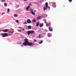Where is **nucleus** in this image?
Masks as SVG:
<instances>
[{"instance_id":"37998d69","label":"nucleus","mask_w":76,"mask_h":76,"mask_svg":"<svg viewBox=\"0 0 76 76\" xmlns=\"http://www.w3.org/2000/svg\"><path fill=\"white\" fill-rule=\"evenodd\" d=\"M22 30H23V31H24V30H25V29H22Z\"/></svg>"},{"instance_id":"9b49d317","label":"nucleus","mask_w":76,"mask_h":76,"mask_svg":"<svg viewBox=\"0 0 76 76\" xmlns=\"http://www.w3.org/2000/svg\"><path fill=\"white\" fill-rule=\"evenodd\" d=\"M36 21H37L36 19H34L33 20L32 22H33V23H34L36 22Z\"/></svg>"},{"instance_id":"6ab92c4d","label":"nucleus","mask_w":76,"mask_h":76,"mask_svg":"<svg viewBox=\"0 0 76 76\" xmlns=\"http://www.w3.org/2000/svg\"><path fill=\"white\" fill-rule=\"evenodd\" d=\"M4 6L5 7H7V4L6 3H5L4 4Z\"/></svg>"},{"instance_id":"dca6fc26","label":"nucleus","mask_w":76,"mask_h":76,"mask_svg":"<svg viewBox=\"0 0 76 76\" xmlns=\"http://www.w3.org/2000/svg\"><path fill=\"white\" fill-rule=\"evenodd\" d=\"M31 13L33 15H35V13L34 12H31Z\"/></svg>"},{"instance_id":"393cba45","label":"nucleus","mask_w":76,"mask_h":76,"mask_svg":"<svg viewBox=\"0 0 76 76\" xmlns=\"http://www.w3.org/2000/svg\"><path fill=\"white\" fill-rule=\"evenodd\" d=\"M48 37H50V36L49 34H48Z\"/></svg>"},{"instance_id":"09e8293b","label":"nucleus","mask_w":76,"mask_h":76,"mask_svg":"<svg viewBox=\"0 0 76 76\" xmlns=\"http://www.w3.org/2000/svg\"><path fill=\"white\" fill-rule=\"evenodd\" d=\"M30 8V7L29 6V8Z\"/></svg>"},{"instance_id":"a211bd4d","label":"nucleus","mask_w":76,"mask_h":76,"mask_svg":"<svg viewBox=\"0 0 76 76\" xmlns=\"http://www.w3.org/2000/svg\"><path fill=\"white\" fill-rule=\"evenodd\" d=\"M26 10H29V6H28V7L26 8Z\"/></svg>"},{"instance_id":"f3484780","label":"nucleus","mask_w":76,"mask_h":76,"mask_svg":"<svg viewBox=\"0 0 76 76\" xmlns=\"http://www.w3.org/2000/svg\"><path fill=\"white\" fill-rule=\"evenodd\" d=\"M32 28V27L31 26H29V29H31Z\"/></svg>"},{"instance_id":"cd10ccee","label":"nucleus","mask_w":76,"mask_h":76,"mask_svg":"<svg viewBox=\"0 0 76 76\" xmlns=\"http://www.w3.org/2000/svg\"><path fill=\"white\" fill-rule=\"evenodd\" d=\"M31 23V21L30 20H29V23Z\"/></svg>"},{"instance_id":"c85d7f7f","label":"nucleus","mask_w":76,"mask_h":76,"mask_svg":"<svg viewBox=\"0 0 76 76\" xmlns=\"http://www.w3.org/2000/svg\"><path fill=\"white\" fill-rule=\"evenodd\" d=\"M21 38H24V37H23V36L21 35Z\"/></svg>"},{"instance_id":"58836bf2","label":"nucleus","mask_w":76,"mask_h":76,"mask_svg":"<svg viewBox=\"0 0 76 76\" xmlns=\"http://www.w3.org/2000/svg\"><path fill=\"white\" fill-rule=\"evenodd\" d=\"M28 0H24V1H27Z\"/></svg>"},{"instance_id":"473e14b6","label":"nucleus","mask_w":76,"mask_h":76,"mask_svg":"<svg viewBox=\"0 0 76 76\" xmlns=\"http://www.w3.org/2000/svg\"><path fill=\"white\" fill-rule=\"evenodd\" d=\"M24 24H27V23H26V22H25L24 23Z\"/></svg>"},{"instance_id":"ea45409f","label":"nucleus","mask_w":76,"mask_h":76,"mask_svg":"<svg viewBox=\"0 0 76 76\" xmlns=\"http://www.w3.org/2000/svg\"><path fill=\"white\" fill-rule=\"evenodd\" d=\"M28 34L29 35V31H28Z\"/></svg>"},{"instance_id":"864d4df0","label":"nucleus","mask_w":76,"mask_h":76,"mask_svg":"<svg viewBox=\"0 0 76 76\" xmlns=\"http://www.w3.org/2000/svg\"><path fill=\"white\" fill-rule=\"evenodd\" d=\"M26 3H27V2H26Z\"/></svg>"},{"instance_id":"e433bc0d","label":"nucleus","mask_w":76,"mask_h":76,"mask_svg":"<svg viewBox=\"0 0 76 76\" xmlns=\"http://www.w3.org/2000/svg\"><path fill=\"white\" fill-rule=\"evenodd\" d=\"M21 31H22V30H19V31H18V32H21Z\"/></svg>"},{"instance_id":"4c0bfd02","label":"nucleus","mask_w":76,"mask_h":76,"mask_svg":"<svg viewBox=\"0 0 76 76\" xmlns=\"http://www.w3.org/2000/svg\"><path fill=\"white\" fill-rule=\"evenodd\" d=\"M47 8H49V9H50V7H48Z\"/></svg>"},{"instance_id":"3c124183","label":"nucleus","mask_w":76,"mask_h":76,"mask_svg":"<svg viewBox=\"0 0 76 76\" xmlns=\"http://www.w3.org/2000/svg\"><path fill=\"white\" fill-rule=\"evenodd\" d=\"M45 23H46V21L45 22Z\"/></svg>"},{"instance_id":"c9c22d12","label":"nucleus","mask_w":76,"mask_h":76,"mask_svg":"<svg viewBox=\"0 0 76 76\" xmlns=\"http://www.w3.org/2000/svg\"><path fill=\"white\" fill-rule=\"evenodd\" d=\"M5 14V13L4 12V13H2V15H3V14Z\"/></svg>"},{"instance_id":"20e7f679","label":"nucleus","mask_w":76,"mask_h":76,"mask_svg":"<svg viewBox=\"0 0 76 76\" xmlns=\"http://www.w3.org/2000/svg\"><path fill=\"white\" fill-rule=\"evenodd\" d=\"M34 43H30L29 42V46H34Z\"/></svg>"},{"instance_id":"c03bdc74","label":"nucleus","mask_w":76,"mask_h":76,"mask_svg":"<svg viewBox=\"0 0 76 76\" xmlns=\"http://www.w3.org/2000/svg\"><path fill=\"white\" fill-rule=\"evenodd\" d=\"M23 45H21V47H23Z\"/></svg>"},{"instance_id":"aec40b11","label":"nucleus","mask_w":76,"mask_h":76,"mask_svg":"<svg viewBox=\"0 0 76 76\" xmlns=\"http://www.w3.org/2000/svg\"><path fill=\"white\" fill-rule=\"evenodd\" d=\"M14 17H18L17 15L14 14Z\"/></svg>"},{"instance_id":"4468645a","label":"nucleus","mask_w":76,"mask_h":76,"mask_svg":"<svg viewBox=\"0 0 76 76\" xmlns=\"http://www.w3.org/2000/svg\"><path fill=\"white\" fill-rule=\"evenodd\" d=\"M45 5H46V7H48V4L47 2H46V3Z\"/></svg>"},{"instance_id":"79ce46f5","label":"nucleus","mask_w":76,"mask_h":76,"mask_svg":"<svg viewBox=\"0 0 76 76\" xmlns=\"http://www.w3.org/2000/svg\"><path fill=\"white\" fill-rule=\"evenodd\" d=\"M19 28H22V27H19Z\"/></svg>"},{"instance_id":"a18cd8bd","label":"nucleus","mask_w":76,"mask_h":76,"mask_svg":"<svg viewBox=\"0 0 76 76\" xmlns=\"http://www.w3.org/2000/svg\"><path fill=\"white\" fill-rule=\"evenodd\" d=\"M28 29H29V26H28Z\"/></svg>"},{"instance_id":"2f4dec72","label":"nucleus","mask_w":76,"mask_h":76,"mask_svg":"<svg viewBox=\"0 0 76 76\" xmlns=\"http://www.w3.org/2000/svg\"><path fill=\"white\" fill-rule=\"evenodd\" d=\"M27 23H29V19H28L27 20Z\"/></svg>"},{"instance_id":"9d476101","label":"nucleus","mask_w":76,"mask_h":76,"mask_svg":"<svg viewBox=\"0 0 76 76\" xmlns=\"http://www.w3.org/2000/svg\"><path fill=\"white\" fill-rule=\"evenodd\" d=\"M13 32H13V31H10L9 33V34H13Z\"/></svg>"},{"instance_id":"b1692460","label":"nucleus","mask_w":76,"mask_h":76,"mask_svg":"<svg viewBox=\"0 0 76 76\" xmlns=\"http://www.w3.org/2000/svg\"><path fill=\"white\" fill-rule=\"evenodd\" d=\"M50 23H49V24H46V25L47 26H48L49 25Z\"/></svg>"},{"instance_id":"a878e982","label":"nucleus","mask_w":76,"mask_h":76,"mask_svg":"<svg viewBox=\"0 0 76 76\" xmlns=\"http://www.w3.org/2000/svg\"><path fill=\"white\" fill-rule=\"evenodd\" d=\"M6 1V0H1V2H4V1Z\"/></svg>"},{"instance_id":"72a5a7b5","label":"nucleus","mask_w":76,"mask_h":76,"mask_svg":"<svg viewBox=\"0 0 76 76\" xmlns=\"http://www.w3.org/2000/svg\"><path fill=\"white\" fill-rule=\"evenodd\" d=\"M29 5L31 6H32V4L31 3H30Z\"/></svg>"},{"instance_id":"49530a36","label":"nucleus","mask_w":76,"mask_h":76,"mask_svg":"<svg viewBox=\"0 0 76 76\" xmlns=\"http://www.w3.org/2000/svg\"><path fill=\"white\" fill-rule=\"evenodd\" d=\"M17 31H19V30H17Z\"/></svg>"},{"instance_id":"7c9ffc66","label":"nucleus","mask_w":76,"mask_h":76,"mask_svg":"<svg viewBox=\"0 0 76 76\" xmlns=\"http://www.w3.org/2000/svg\"><path fill=\"white\" fill-rule=\"evenodd\" d=\"M34 42H37V40H35V39H34Z\"/></svg>"},{"instance_id":"423d86ee","label":"nucleus","mask_w":76,"mask_h":76,"mask_svg":"<svg viewBox=\"0 0 76 76\" xmlns=\"http://www.w3.org/2000/svg\"><path fill=\"white\" fill-rule=\"evenodd\" d=\"M49 30H50V31L51 32H52L53 31V29L51 27H49Z\"/></svg>"},{"instance_id":"0eeeda50","label":"nucleus","mask_w":76,"mask_h":76,"mask_svg":"<svg viewBox=\"0 0 76 76\" xmlns=\"http://www.w3.org/2000/svg\"><path fill=\"white\" fill-rule=\"evenodd\" d=\"M3 32H8V30L7 29H6L4 30Z\"/></svg>"},{"instance_id":"2eb2a0df","label":"nucleus","mask_w":76,"mask_h":76,"mask_svg":"<svg viewBox=\"0 0 76 76\" xmlns=\"http://www.w3.org/2000/svg\"><path fill=\"white\" fill-rule=\"evenodd\" d=\"M47 7H46L45 8V7L44 8V11H45V10H47V8H48Z\"/></svg>"},{"instance_id":"f8f14e48","label":"nucleus","mask_w":76,"mask_h":76,"mask_svg":"<svg viewBox=\"0 0 76 76\" xmlns=\"http://www.w3.org/2000/svg\"><path fill=\"white\" fill-rule=\"evenodd\" d=\"M18 7H19V5L16 6L15 9H17V8H18Z\"/></svg>"},{"instance_id":"a19ab883","label":"nucleus","mask_w":76,"mask_h":76,"mask_svg":"<svg viewBox=\"0 0 76 76\" xmlns=\"http://www.w3.org/2000/svg\"><path fill=\"white\" fill-rule=\"evenodd\" d=\"M45 17H47V15H45Z\"/></svg>"},{"instance_id":"de8ad7c7","label":"nucleus","mask_w":76,"mask_h":76,"mask_svg":"<svg viewBox=\"0 0 76 76\" xmlns=\"http://www.w3.org/2000/svg\"><path fill=\"white\" fill-rule=\"evenodd\" d=\"M31 1H34V0H30Z\"/></svg>"},{"instance_id":"6e6552de","label":"nucleus","mask_w":76,"mask_h":76,"mask_svg":"<svg viewBox=\"0 0 76 76\" xmlns=\"http://www.w3.org/2000/svg\"><path fill=\"white\" fill-rule=\"evenodd\" d=\"M41 16H39L37 18V20H39L41 18Z\"/></svg>"},{"instance_id":"ddd939ff","label":"nucleus","mask_w":76,"mask_h":76,"mask_svg":"<svg viewBox=\"0 0 76 76\" xmlns=\"http://www.w3.org/2000/svg\"><path fill=\"white\" fill-rule=\"evenodd\" d=\"M39 22H38L37 23V27H38V26H39Z\"/></svg>"},{"instance_id":"7ed1b4c3","label":"nucleus","mask_w":76,"mask_h":76,"mask_svg":"<svg viewBox=\"0 0 76 76\" xmlns=\"http://www.w3.org/2000/svg\"><path fill=\"white\" fill-rule=\"evenodd\" d=\"M35 33V31H29V35L30 34H34Z\"/></svg>"},{"instance_id":"8fccbe9b","label":"nucleus","mask_w":76,"mask_h":76,"mask_svg":"<svg viewBox=\"0 0 76 76\" xmlns=\"http://www.w3.org/2000/svg\"><path fill=\"white\" fill-rule=\"evenodd\" d=\"M40 3H41V4H42V3H41V1H40Z\"/></svg>"},{"instance_id":"5701e85b","label":"nucleus","mask_w":76,"mask_h":76,"mask_svg":"<svg viewBox=\"0 0 76 76\" xmlns=\"http://www.w3.org/2000/svg\"><path fill=\"white\" fill-rule=\"evenodd\" d=\"M41 34H40L39 35V36L38 37L39 38H41Z\"/></svg>"},{"instance_id":"c756f323","label":"nucleus","mask_w":76,"mask_h":76,"mask_svg":"<svg viewBox=\"0 0 76 76\" xmlns=\"http://www.w3.org/2000/svg\"><path fill=\"white\" fill-rule=\"evenodd\" d=\"M31 12V13L32 12H33V10L31 9V10H30Z\"/></svg>"},{"instance_id":"f704fd0d","label":"nucleus","mask_w":76,"mask_h":76,"mask_svg":"<svg viewBox=\"0 0 76 76\" xmlns=\"http://www.w3.org/2000/svg\"><path fill=\"white\" fill-rule=\"evenodd\" d=\"M69 1L70 2H71L72 1V0H69Z\"/></svg>"},{"instance_id":"412c9836","label":"nucleus","mask_w":76,"mask_h":76,"mask_svg":"<svg viewBox=\"0 0 76 76\" xmlns=\"http://www.w3.org/2000/svg\"><path fill=\"white\" fill-rule=\"evenodd\" d=\"M15 22H16V23H19V21L18 20H15Z\"/></svg>"},{"instance_id":"39448f33","label":"nucleus","mask_w":76,"mask_h":76,"mask_svg":"<svg viewBox=\"0 0 76 76\" xmlns=\"http://www.w3.org/2000/svg\"><path fill=\"white\" fill-rule=\"evenodd\" d=\"M56 3L55 2H53V7L54 8L56 7V6L55 5Z\"/></svg>"},{"instance_id":"f257e3e1","label":"nucleus","mask_w":76,"mask_h":76,"mask_svg":"<svg viewBox=\"0 0 76 76\" xmlns=\"http://www.w3.org/2000/svg\"><path fill=\"white\" fill-rule=\"evenodd\" d=\"M24 42L23 43V45L24 46H26L29 45V42H28V39H24Z\"/></svg>"},{"instance_id":"f03ea898","label":"nucleus","mask_w":76,"mask_h":76,"mask_svg":"<svg viewBox=\"0 0 76 76\" xmlns=\"http://www.w3.org/2000/svg\"><path fill=\"white\" fill-rule=\"evenodd\" d=\"M1 35H2V37H7V36H8V34L7 33H2L1 34Z\"/></svg>"},{"instance_id":"603ef678","label":"nucleus","mask_w":76,"mask_h":76,"mask_svg":"<svg viewBox=\"0 0 76 76\" xmlns=\"http://www.w3.org/2000/svg\"><path fill=\"white\" fill-rule=\"evenodd\" d=\"M23 0L24 1V0Z\"/></svg>"},{"instance_id":"4be33fe9","label":"nucleus","mask_w":76,"mask_h":76,"mask_svg":"<svg viewBox=\"0 0 76 76\" xmlns=\"http://www.w3.org/2000/svg\"><path fill=\"white\" fill-rule=\"evenodd\" d=\"M42 42H43V41H41V42H39V44H41Z\"/></svg>"},{"instance_id":"bb28decb","label":"nucleus","mask_w":76,"mask_h":76,"mask_svg":"<svg viewBox=\"0 0 76 76\" xmlns=\"http://www.w3.org/2000/svg\"><path fill=\"white\" fill-rule=\"evenodd\" d=\"M10 12V10H9V9H7V12Z\"/></svg>"},{"instance_id":"1a4fd4ad","label":"nucleus","mask_w":76,"mask_h":76,"mask_svg":"<svg viewBox=\"0 0 76 76\" xmlns=\"http://www.w3.org/2000/svg\"><path fill=\"white\" fill-rule=\"evenodd\" d=\"M43 26V23H41L39 25V27H42Z\"/></svg>"}]
</instances>
